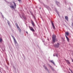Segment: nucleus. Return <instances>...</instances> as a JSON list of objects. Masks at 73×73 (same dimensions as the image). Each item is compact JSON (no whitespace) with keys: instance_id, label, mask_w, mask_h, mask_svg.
Instances as JSON below:
<instances>
[{"instance_id":"obj_2","label":"nucleus","mask_w":73,"mask_h":73,"mask_svg":"<svg viewBox=\"0 0 73 73\" xmlns=\"http://www.w3.org/2000/svg\"><path fill=\"white\" fill-rule=\"evenodd\" d=\"M13 4H14V6L12 5L11 6H10V7L11 8H13V9H15V8H16V3L14 2H13Z\"/></svg>"},{"instance_id":"obj_33","label":"nucleus","mask_w":73,"mask_h":73,"mask_svg":"<svg viewBox=\"0 0 73 73\" xmlns=\"http://www.w3.org/2000/svg\"><path fill=\"white\" fill-rule=\"evenodd\" d=\"M56 12H57V10H56Z\"/></svg>"},{"instance_id":"obj_19","label":"nucleus","mask_w":73,"mask_h":73,"mask_svg":"<svg viewBox=\"0 0 73 73\" xmlns=\"http://www.w3.org/2000/svg\"><path fill=\"white\" fill-rule=\"evenodd\" d=\"M18 30L19 31V32H21V30L20 29V28H18Z\"/></svg>"},{"instance_id":"obj_21","label":"nucleus","mask_w":73,"mask_h":73,"mask_svg":"<svg viewBox=\"0 0 73 73\" xmlns=\"http://www.w3.org/2000/svg\"><path fill=\"white\" fill-rule=\"evenodd\" d=\"M23 17L24 19H26V18L25 17L23 16Z\"/></svg>"},{"instance_id":"obj_13","label":"nucleus","mask_w":73,"mask_h":73,"mask_svg":"<svg viewBox=\"0 0 73 73\" xmlns=\"http://www.w3.org/2000/svg\"><path fill=\"white\" fill-rule=\"evenodd\" d=\"M65 19L67 21H68V16H65Z\"/></svg>"},{"instance_id":"obj_27","label":"nucleus","mask_w":73,"mask_h":73,"mask_svg":"<svg viewBox=\"0 0 73 73\" xmlns=\"http://www.w3.org/2000/svg\"><path fill=\"white\" fill-rule=\"evenodd\" d=\"M71 60H72V62H73V60L72 59V58H71Z\"/></svg>"},{"instance_id":"obj_18","label":"nucleus","mask_w":73,"mask_h":73,"mask_svg":"<svg viewBox=\"0 0 73 73\" xmlns=\"http://www.w3.org/2000/svg\"><path fill=\"white\" fill-rule=\"evenodd\" d=\"M32 15H33V17L34 18V19L35 20L36 19V18H35V16L33 15V14H32Z\"/></svg>"},{"instance_id":"obj_28","label":"nucleus","mask_w":73,"mask_h":73,"mask_svg":"<svg viewBox=\"0 0 73 73\" xmlns=\"http://www.w3.org/2000/svg\"><path fill=\"white\" fill-rule=\"evenodd\" d=\"M56 57H58V56H57V54H56Z\"/></svg>"},{"instance_id":"obj_32","label":"nucleus","mask_w":73,"mask_h":73,"mask_svg":"<svg viewBox=\"0 0 73 73\" xmlns=\"http://www.w3.org/2000/svg\"><path fill=\"white\" fill-rule=\"evenodd\" d=\"M53 56H54V55H53Z\"/></svg>"},{"instance_id":"obj_7","label":"nucleus","mask_w":73,"mask_h":73,"mask_svg":"<svg viewBox=\"0 0 73 73\" xmlns=\"http://www.w3.org/2000/svg\"><path fill=\"white\" fill-rule=\"evenodd\" d=\"M44 5V7H45V8H46L47 9H48V8L50 9V7H49V6H47V5Z\"/></svg>"},{"instance_id":"obj_23","label":"nucleus","mask_w":73,"mask_h":73,"mask_svg":"<svg viewBox=\"0 0 73 73\" xmlns=\"http://www.w3.org/2000/svg\"><path fill=\"white\" fill-rule=\"evenodd\" d=\"M7 23L8 24L9 23H10L9 22V21H7Z\"/></svg>"},{"instance_id":"obj_16","label":"nucleus","mask_w":73,"mask_h":73,"mask_svg":"<svg viewBox=\"0 0 73 73\" xmlns=\"http://www.w3.org/2000/svg\"><path fill=\"white\" fill-rule=\"evenodd\" d=\"M15 25H16V26L17 27V28H19V27L18 26V25H17V24L16 23Z\"/></svg>"},{"instance_id":"obj_31","label":"nucleus","mask_w":73,"mask_h":73,"mask_svg":"<svg viewBox=\"0 0 73 73\" xmlns=\"http://www.w3.org/2000/svg\"><path fill=\"white\" fill-rule=\"evenodd\" d=\"M40 9H41V7H40Z\"/></svg>"},{"instance_id":"obj_4","label":"nucleus","mask_w":73,"mask_h":73,"mask_svg":"<svg viewBox=\"0 0 73 73\" xmlns=\"http://www.w3.org/2000/svg\"><path fill=\"white\" fill-rule=\"evenodd\" d=\"M54 46L56 48H58L59 46H60V44L58 43L56 44H54Z\"/></svg>"},{"instance_id":"obj_9","label":"nucleus","mask_w":73,"mask_h":73,"mask_svg":"<svg viewBox=\"0 0 73 73\" xmlns=\"http://www.w3.org/2000/svg\"><path fill=\"white\" fill-rule=\"evenodd\" d=\"M51 23L52 24V27L54 29H55V27H54V24L53 23V22H51Z\"/></svg>"},{"instance_id":"obj_5","label":"nucleus","mask_w":73,"mask_h":73,"mask_svg":"<svg viewBox=\"0 0 73 73\" xmlns=\"http://www.w3.org/2000/svg\"><path fill=\"white\" fill-rule=\"evenodd\" d=\"M29 28L31 30V31H32L33 32H35V30L33 29V27H29Z\"/></svg>"},{"instance_id":"obj_15","label":"nucleus","mask_w":73,"mask_h":73,"mask_svg":"<svg viewBox=\"0 0 73 73\" xmlns=\"http://www.w3.org/2000/svg\"><path fill=\"white\" fill-rule=\"evenodd\" d=\"M50 62H52V64H54V65H55V64H54V62H53V60H50Z\"/></svg>"},{"instance_id":"obj_8","label":"nucleus","mask_w":73,"mask_h":73,"mask_svg":"<svg viewBox=\"0 0 73 73\" xmlns=\"http://www.w3.org/2000/svg\"><path fill=\"white\" fill-rule=\"evenodd\" d=\"M44 69H46V70L47 71H48V72H49V70H48V68H47V67L45 66H43Z\"/></svg>"},{"instance_id":"obj_26","label":"nucleus","mask_w":73,"mask_h":73,"mask_svg":"<svg viewBox=\"0 0 73 73\" xmlns=\"http://www.w3.org/2000/svg\"><path fill=\"white\" fill-rule=\"evenodd\" d=\"M10 23H8V24L9 25V26H10Z\"/></svg>"},{"instance_id":"obj_29","label":"nucleus","mask_w":73,"mask_h":73,"mask_svg":"<svg viewBox=\"0 0 73 73\" xmlns=\"http://www.w3.org/2000/svg\"><path fill=\"white\" fill-rule=\"evenodd\" d=\"M72 26H73V23H72Z\"/></svg>"},{"instance_id":"obj_3","label":"nucleus","mask_w":73,"mask_h":73,"mask_svg":"<svg viewBox=\"0 0 73 73\" xmlns=\"http://www.w3.org/2000/svg\"><path fill=\"white\" fill-rule=\"evenodd\" d=\"M12 37H13V40H14V42L15 44V45H17V42L16 41V39H15V37L13 36H12Z\"/></svg>"},{"instance_id":"obj_14","label":"nucleus","mask_w":73,"mask_h":73,"mask_svg":"<svg viewBox=\"0 0 73 73\" xmlns=\"http://www.w3.org/2000/svg\"><path fill=\"white\" fill-rule=\"evenodd\" d=\"M56 3L57 5H60V3L57 1H56Z\"/></svg>"},{"instance_id":"obj_20","label":"nucleus","mask_w":73,"mask_h":73,"mask_svg":"<svg viewBox=\"0 0 73 73\" xmlns=\"http://www.w3.org/2000/svg\"><path fill=\"white\" fill-rule=\"evenodd\" d=\"M1 41H3V39L1 38H0V42H1Z\"/></svg>"},{"instance_id":"obj_17","label":"nucleus","mask_w":73,"mask_h":73,"mask_svg":"<svg viewBox=\"0 0 73 73\" xmlns=\"http://www.w3.org/2000/svg\"><path fill=\"white\" fill-rule=\"evenodd\" d=\"M65 34L67 36H68V35H69V33H68V32H66L65 33Z\"/></svg>"},{"instance_id":"obj_30","label":"nucleus","mask_w":73,"mask_h":73,"mask_svg":"<svg viewBox=\"0 0 73 73\" xmlns=\"http://www.w3.org/2000/svg\"><path fill=\"white\" fill-rule=\"evenodd\" d=\"M26 33L28 34V32H27V31L26 32Z\"/></svg>"},{"instance_id":"obj_22","label":"nucleus","mask_w":73,"mask_h":73,"mask_svg":"<svg viewBox=\"0 0 73 73\" xmlns=\"http://www.w3.org/2000/svg\"><path fill=\"white\" fill-rule=\"evenodd\" d=\"M69 70H70V71L72 73H73V72H72V70H70V68H69Z\"/></svg>"},{"instance_id":"obj_24","label":"nucleus","mask_w":73,"mask_h":73,"mask_svg":"<svg viewBox=\"0 0 73 73\" xmlns=\"http://www.w3.org/2000/svg\"><path fill=\"white\" fill-rule=\"evenodd\" d=\"M2 17L3 18V19H4V16L3 15H2Z\"/></svg>"},{"instance_id":"obj_6","label":"nucleus","mask_w":73,"mask_h":73,"mask_svg":"<svg viewBox=\"0 0 73 73\" xmlns=\"http://www.w3.org/2000/svg\"><path fill=\"white\" fill-rule=\"evenodd\" d=\"M31 24L33 26V27H34L35 26V23H34V22L33 21H31Z\"/></svg>"},{"instance_id":"obj_25","label":"nucleus","mask_w":73,"mask_h":73,"mask_svg":"<svg viewBox=\"0 0 73 73\" xmlns=\"http://www.w3.org/2000/svg\"><path fill=\"white\" fill-rule=\"evenodd\" d=\"M18 0V1H19V2H20V1H21V0Z\"/></svg>"},{"instance_id":"obj_11","label":"nucleus","mask_w":73,"mask_h":73,"mask_svg":"<svg viewBox=\"0 0 73 73\" xmlns=\"http://www.w3.org/2000/svg\"><path fill=\"white\" fill-rule=\"evenodd\" d=\"M66 63H67V64H70V62H69V61L68 60H66Z\"/></svg>"},{"instance_id":"obj_12","label":"nucleus","mask_w":73,"mask_h":73,"mask_svg":"<svg viewBox=\"0 0 73 73\" xmlns=\"http://www.w3.org/2000/svg\"><path fill=\"white\" fill-rule=\"evenodd\" d=\"M49 66H50V68H51V69H52V70H53V71H54V69H53V68L52 67V66H51L49 65Z\"/></svg>"},{"instance_id":"obj_10","label":"nucleus","mask_w":73,"mask_h":73,"mask_svg":"<svg viewBox=\"0 0 73 73\" xmlns=\"http://www.w3.org/2000/svg\"><path fill=\"white\" fill-rule=\"evenodd\" d=\"M68 41V42H69V38L67 36H66V35H65Z\"/></svg>"},{"instance_id":"obj_1","label":"nucleus","mask_w":73,"mask_h":73,"mask_svg":"<svg viewBox=\"0 0 73 73\" xmlns=\"http://www.w3.org/2000/svg\"><path fill=\"white\" fill-rule=\"evenodd\" d=\"M56 36L55 35H53L52 36V40L53 42L54 43L56 41H57V39H56Z\"/></svg>"}]
</instances>
